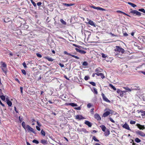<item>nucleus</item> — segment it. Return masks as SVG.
<instances>
[{
  "instance_id": "f257e3e1",
  "label": "nucleus",
  "mask_w": 145,
  "mask_h": 145,
  "mask_svg": "<svg viewBox=\"0 0 145 145\" xmlns=\"http://www.w3.org/2000/svg\"><path fill=\"white\" fill-rule=\"evenodd\" d=\"M130 10V13L132 14V15L134 16H141V14H142L136 10H133L132 9H131Z\"/></svg>"
},
{
  "instance_id": "f03ea898",
  "label": "nucleus",
  "mask_w": 145,
  "mask_h": 145,
  "mask_svg": "<svg viewBox=\"0 0 145 145\" xmlns=\"http://www.w3.org/2000/svg\"><path fill=\"white\" fill-rule=\"evenodd\" d=\"M1 66L2 67V69L5 74H6L7 71V65L4 62L1 61Z\"/></svg>"
},
{
  "instance_id": "7ed1b4c3",
  "label": "nucleus",
  "mask_w": 145,
  "mask_h": 145,
  "mask_svg": "<svg viewBox=\"0 0 145 145\" xmlns=\"http://www.w3.org/2000/svg\"><path fill=\"white\" fill-rule=\"evenodd\" d=\"M114 50L115 52L117 51L119 52H121L122 54H123L125 52V50L123 48L118 46H116V48L114 49Z\"/></svg>"
},
{
  "instance_id": "20e7f679",
  "label": "nucleus",
  "mask_w": 145,
  "mask_h": 145,
  "mask_svg": "<svg viewBox=\"0 0 145 145\" xmlns=\"http://www.w3.org/2000/svg\"><path fill=\"white\" fill-rule=\"evenodd\" d=\"M27 129V131H29L32 132L35 134L36 133V132L34 131V129L32 127H31L29 125H27L26 126V128Z\"/></svg>"
},
{
  "instance_id": "39448f33",
  "label": "nucleus",
  "mask_w": 145,
  "mask_h": 145,
  "mask_svg": "<svg viewBox=\"0 0 145 145\" xmlns=\"http://www.w3.org/2000/svg\"><path fill=\"white\" fill-rule=\"evenodd\" d=\"M112 113V111L108 109V111H106L103 114V116L105 117L108 116L110 113Z\"/></svg>"
},
{
  "instance_id": "423d86ee",
  "label": "nucleus",
  "mask_w": 145,
  "mask_h": 145,
  "mask_svg": "<svg viewBox=\"0 0 145 145\" xmlns=\"http://www.w3.org/2000/svg\"><path fill=\"white\" fill-rule=\"evenodd\" d=\"M136 133L137 134L143 137H145V134L142 131L138 130L136 132Z\"/></svg>"
},
{
  "instance_id": "0eeeda50",
  "label": "nucleus",
  "mask_w": 145,
  "mask_h": 145,
  "mask_svg": "<svg viewBox=\"0 0 145 145\" xmlns=\"http://www.w3.org/2000/svg\"><path fill=\"white\" fill-rule=\"evenodd\" d=\"M122 127L128 130L131 131V130L130 129V127H129L128 125L126 123H125L122 126Z\"/></svg>"
},
{
  "instance_id": "6e6552de",
  "label": "nucleus",
  "mask_w": 145,
  "mask_h": 145,
  "mask_svg": "<svg viewBox=\"0 0 145 145\" xmlns=\"http://www.w3.org/2000/svg\"><path fill=\"white\" fill-rule=\"evenodd\" d=\"M75 49L77 52H79L80 54H84L86 53V51L82 50L81 49H80L78 48H75Z\"/></svg>"
},
{
  "instance_id": "1a4fd4ad",
  "label": "nucleus",
  "mask_w": 145,
  "mask_h": 145,
  "mask_svg": "<svg viewBox=\"0 0 145 145\" xmlns=\"http://www.w3.org/2000/svg\"><path fill=\"white\" fill-rule=\"evenodd\" d=\"M136 126L139 128L140 129L143 130L145 129L144 126L141 125L140 124L137 123L136 124Z\"/></svg>"
},
{
  "instance_id": "9d476101",
  "label": "nucleus",
  "mask_w": 145,
  "mask_h": 145,
  "mask_svg": "<svg viewBox=\"0 0 145 145\" xmlns=\"http://www.w3.org/2000/svg\"><path fill=\"white\" fill-rule=\"evenodd\" d=\"M94 117L98 121H100L101 120V118L98 114H95L94 115Z\"/></svg>"
},
{
  "instance_id": "9b49d317",
  "label": "nucleus",
  "mask_w": 145,
  "mask_h": 145,
  "mask_svg": "<svg viewBox=\"0 0 145 145\" xmlns=\"http://www.w3.org/2000/svg\"><path fill=\"white\" fill-rule=\"evenodd\" d=\"M102 95L103 99L104 101H105L106 102H109V103H110V101L105 96V95L104 94L102 93Z\"/></svg>"
},
{
  "instance_id": "f8f14e48",
  "label": "nucleus",
  "mask_w": 145,
  "mask_h": 145,
  "mask_svg": "<svg viewBox=\"0 0 145 145\" xmlns=\"http://www.w3.org/2000/svg\"><path fill=\"white\" fill-rule=\"evenodd\" d=\"M75 119L77 120H80L82 119H84V118L81 115H77L75 116Z\"/></svg>"
},
{
  "instance_id": "ddd939ff",
  "label": "nucleus",
  "mask_w": 145,
  "mask_h": 145,
  "mask_svg": "<svg viewBox=\"0 0 145 145\" xmlns=\"http://www.w3.org/2000/svg\"><path fill=\"white\" fill-rule=\"evenodd\" d=\"M87 20L88 22V23L91 25L95 26L94 22L92 20H89L88 18H87Z\"/></svg>"
},
{
  "instance_id": "4468645a",
  "label": "nucleus",
  "mask_w": 145,
  "mask_h": 145,
  "mask_svg": "<svg viewBox=\"0 0 145 145\" xmlns=\"http://www.w3.org/2000/svg\"><path fill=\"white\" fill-rule=\"evenodd\" d=\"M6 101L7 105L9 106H11L12 105V102L10 101L8 98H6Z\"/></svg>"
},
{
  "instance_id": "2eb2a0df",
  "label": "nucleus",
  "mask_w": 145,
  "mask_h": 145,
  "mask_svg": "<svg viewBox=\"0 0 145 145\" xmlns=\"http://www.w3.org/2000/svg\"><path fill=\"white\" fill-rule=\"evenodd\" d=\"M85 123L88 125V127H91L92 126V124L91 123L88 121H86L85 122Z\"/></svg>"
},
{
  "instance_id": "dca6fc26",
  "label": "nucleus",
  "mask_w": 145,
  "mask_h": 145,
  "mask_svg": "<svg viewBox=\"0 0 145 145\" xmlns=\"http://www.w3.org/2000/svg\"><path fill=\"white\" fill-rule=\"evenodd\" d=\"M100 127L101 128L102 130L105 132L106 129V127L104 125H101L100 126Z\"/></svg>"
},
{
  "instance_id": "f3484780",
  "label": "nucleus",
  "mask_w": 145,
  "mask_h": 145,
  "mask_svg": "<svg viewBox=\"0 0 145 145\" xmlns=\"http://www.w3.org/2000/svg\"><path fill=\"white\" fill-rule=\"evenodd\" d=\"M4 21L5 23H7L10 21H11L10 18H6L4 19Z\"/></svg>"
},
{
  "instance_id": "a211bd4d",
  "label": "nucleus",
  "mask_w": 145,
  "mask_h": 145,
  "mask_svg": "<svg viewBox=\"0 0 145 145\" xmlns=\"http://www.w3.org/2000/svg\"><path fill=\"white\" fill-rule=\"evenodd\" d=\"M44 58L46 59L48 61H52L54 60V59H53L51 58H50L49 57H48V56L46 57H44Z\"/></svg>"
},
{
  "instance_id": "6ab92c4d",
  "label": "nucleus",
  "mask_w": 145,
  "mask_h": 145,
  "mask_svg": "<svg viewBox=\"0 0 145 145\" xmlns=\"http://www.w3.org/2000/svg\"><path fill=\"white\" fill-rule=\"evenodd\" d=\"M97 74V75L98 76H100L101 78H102V79H103L105 77V76H104L103 74L102 73H98Z\"/></svg>"
},
{
  "instance_id": "aec40b11",
  "label": "nucleus",
  "mask_w": 145,
  "mask_h": 145,
  "mask_svg": "<svg viewBox=\"0 0 145 145\" xmlns=\"http://www.w3.org/2000/svg\"><path fill=\"white\" fill-rule=\"evenodd\" d=\"M132 89H136V90H139L140 89V88L139 86H133L132 88Z\"/></svg>"
},
{
  "instance_id": "412c9836",
  "label": "nucleus",
  "mask_w": 145,
  "mask_h": 145,
  "mask_svg": "<svg viewBox=\"0 0 145 145\" xmlns=\"http://www.w3.org/2000/svg\"><path fill=\"white\" fill-rule=\"evenodd\" d=\"M63 5L69 7L73 5V4H67L66 3H63Z\"/></svg>"
},
{
  "instance_id": "4be33fe9",
  "label": "nucleus",
  "mask_w": 145,
  "mask_h": 145,
  "mask_svg": "<svg viewBox=\"0 0 145 145\" xmlns=\"http://www.w3.org/2000/svg\"><path fill=\"white\" fill-rule=\"evenodd\" d=\"M0 97L3 101H4L5 99V97L3 95H1L0 93Z\"/></svg>"
},
{
  "instance_id": "5701e85b",
  "label": "nucleus",
  "mask_w": 145,
  "mask_h": 145,
  "mask_svg": "<svg viewBox=\"0 0 145 145\" xmlns=\"http://www.w3.org/2000/svg\"><path fill=\"white\" fill-rule=\"evenodd\" d=\"M128 4L131 5L132 7L134 8L137 6L136 5L131 2H128Z\"/></svg>"
},
{
  "instance_id": "b1692460",
  "label": "nucleus",
  "mask_w": 145,
  "mask_h": 145,
  "mask_svg": "<svg viewBox=\"0 0 145 145\" xmlns=\"http://www.w3.org/2000/svg\"><path fill=\"white\" fill-rule=\"evenodd\" d=\"M69 105H70L72 106H77V105L76 104H75L74 103H71L69 104Z\"/></svg>"
},
{
  "instance_id": "393cba45",
  "label": "nucleus",
  "mask_w": 145,
  "mask_h": 145,
  "mask_svg": "<svg viewBox=\"0 0 145 145\" xmlns=\"http://www.w3.org/2000/svg\"><path fill=\"white\" fill-rule=\"evenodd\" d=\"M105 136H108V135H109L110 134V131H109L107 130L106 131H105Z\"/></svg>"
},
{
  "instance_id": "a878e982",
  "label": "nucleus",
  "mask_w": 145,
  "mask_h": 145,
  "mask_svg": "<svg viewBox=\"0 0 145 145\" xmlns=\"http://www.w3.org/2000/svg\"><path fill=\"white\" fill-rule=\"evenodd\" d=\"M41 142L43 144H46L47 143V140L43 139L41 140Z\"/></svg>"
},
{
  "instance_id": "bb28decb",
  "label": "nucleus",
  "mask_w": 145,
  "mask_h": 145,
  "mask_svg": "<svg viewBox=\"0 0 145 145\" xmlns=\"http://www.w3.org/2000/svg\"><path fill=\"white\" fill-rule=\"evenodd\" d=\"M125 91H121L120 93V96L121 97H123L124 95L123 93H125Z\"/></svg>"
},
{
  "instance_id": "cd10ccee",
  "label": "nucleus",
  "mask_w": 145,
  "mask_h": 145,
  "mask_svg": "<svg viewBox=\"0 0 145 145\" xmlns=\"http://www.w3.org/2000/svg\"><path fill=\"white\" fill-rule=\"evenodd\" d=\"M60 22H61L62 24L63 25H65L66 24V22L64 21V20L62 19H61L60 20Z\"/></svg>"
},
{
  "instance_id": "c85d7f7f",
  "label": "nucleus",
  "mask_w": 145,
  "mask_h": 145,
  "mask_svg": "<svg viewBox=\"0 0 145 145\" xmlns=\"http://www.w3.org/2000/svg\"><path fill=\"white\" fill-rule=\"evenodd\" d=\"M109 86L112 89H113L114 90H116V88L112 84H110Z\"/></svg>"
},
{
  "instance_id": "c756f323",
  "label": "nucleus",
  "mask_w": 145,
  "mask_h": 145,
  "mask_svg": "<svg viewBox=\"0 0 145 145\" xmlns=\"http://www.w3.org/2000/svg\"><path fill=\"white\" fill-rule=\"evenodd\" d=\"M22 126L25 129H26V127L25 126V123L23 121L22 124Z\"/></svg>"
},
{
  "instance_id": "7c9ffc66",
  "label": "nucleus",
  "mask_w": 145,
  "mask_h": 145,
  "mask_svg": "<svg viewBox=\"0 0 145 145\" xmlns=\"http://www.w3.org/2000/svg\"><path fill=\"white\" fill-rule=\"evenodd\" d=\"M139 11L143 12L144 13H145V10L143 8H142L139 9L138 10Z\"/></svg>"
},
{
  "instance_id": "2f4dec72",
  "label": "nucleus",
  "mask_w": 145,
  "mask_h": 145,
  "mask_svg": "<svg viewBox=\"0 0 145 145\" xmlns=\"http://www.w3.org/2000/svg\"><path fill=\"white\" fill-rule=\"evenodd\" d=\"M123 88L125 90H127L128 91L130 92L131 91V90L127 87H124Z\"/></svg>"
},
{
  "instance_id": "473e14b6",
  "label": "nucleus",
  "mask_w": 145,
  "mask_h": 145,
  "mask_svg": "<svg viewBox=\"0 0 145 145\" xmlns=\"http://www.w3.org/2000/svg\"><path fill=\"white\" fill-rule=\"evenodd\" d=\"M82 65L83 66H87L88 65V63L87 62L84 61L83 62Z\"/></svg>"
},
{
  "instance_id": "72a5a7b5",
  "label": "nucleus",
  "mask_w": 145,
  "mask_h": 145,
  "mask_svg": "<svg viewBox=\"0 0 145 145\" xmlns=\"http://www.w3.org/2000/svg\"><path fill=\"white\" fill-rule=\"evenodd\" d=\"M84 79L85 80L87 81L89 79V76H85Z\"/></svg>"
},
{
  "instance_id": "f704fd0d",
  "label": "nucleus",
  "mask_w": 145,
  "mask_h": 145,
  "mask_svg": "<svg viewBox=\"0 0 145 145\" xmlns=\"http://www.w3.org/2000/svg\"><path fill=\"white\" fill-rule=\"evenodd\" d=\"M70 56H72V57H74L77 59H79V57H78L77 56H75V55H72L71 54V55H70Z\"/></svg>"
},
{
  "instance_id": "c9c22d12",
  "label": "nucleus",
  "mask_w": 145,
  "mask_h": 145,
  "mask_svg": "<svg viewBox=\"0 0 145 145\" xmlns=\"http://www.w3.org/2000/svg\"><path fill=\"white\" fill-rule=\"evenodd\" d=\"M135 141L136 142H137V143H139V142H140L141 141L140 140L137 138H135Z\"/></svg>"
},
{
  "instance_id": "e433bc0d",
  "label": "nucleus",
  "mask_w": 145,
  "mask_h": 145,
  "mask_svg": "<svg viewBox=\"0 0 145 145\" xmlns=\"http://www.w3.org/2000/svg\"><path fill=\"white\" fill-rule=\"evenodd\" d=\"M41 134L44 136H45V132L43 130H42L41 131Z\"/></svg>"
},
{
  "instance_id": "4c0bfd02",
  "label": "nucleus",
  "mask_w": 145,
  "mask_h": 145,
  "mask_svg": "<svg viewBox=\"0 0 145 145\" xmlns=\"http://www.w3.org/2000/svg\"><path fill=\"white\" fill-rule=\"evenodd\" d=\"M93 138L95 141L99 142V140L97 139L95 136L93 137Z\"/></svg>"
},
{
  "instance_id": "58836bf2",
  "label": "nucleus",
  "mask_w": 145,
  "mask_h": 145,
  "mask_svg": "<svg viewBox=\"0 0 145 145\" xmlns=\"http://www.w3.org/2000/svg\"><path fill=\"white\" fill-rule=\"evenodd\" d=\"M31 121L32 123V125H35V124L34 122H35V121H36L35 120H34V119H33L31 120Z\"/></svg>"
},
{
  "instance_id": "ea45409f",
  "label": "nucleus",
  "mask_w": 145,
  "mask_h": 145,
  "mask_svg": "<svg viewBox=\"0 0 145 145\" xmlns=\"http://www.w3.org/2000/svg\"><path fill=\"white\" fill-rule=\"evenodd\" d=\"M93 90H94L93 92L95 93L96 94H97L98 93V92L97 91V89L95 88H93Z\"/></svg>"
},
{
  "instance_id": "a19ab883",
  "label": "nucleus",
  "mask_w": 145,
  "mask_h": 145,
  "mask_svg": "<svg viewBox=\"0 0 145 145\" xmlns=\"http://www.w3.org/2000/svg\"><path fill=\"white\" fill-rule=\"evenodd\" d=\"M136 123V121H135L131 120L130 121V123L131 124H135Z\"/></svg>"
},
{
  "instance_id": "79ce46f5",
  "label": "nucleus",
  "mask_w": 145,
  "mask_h": 145,
  "mask_svg": "<svg viewBox=\"0 0 145 145\" xmlns=\"http://www.w3.org/2000/svg\"><path fill=\"white\" fill-rule=\"evenodd\" d=\"M22 65H23L24 67V68H27V66L26 65L25 63V61L23 63H22Z\"/></svg>"
},
{
  "instance_id": "37998d69",
  "label": "nucleus",
  "mask_w": 145,
  "mask_h": 145,
  "mask_svg": "<svg viewBox=\"0 0 145 145\" xmlns=\"http://www.w3.org/2000/svg\"><path fill=\"white\" fill-rule=\"evenodd\" d=\"M33 142L37 144H38L39 143V142L37 140L35 139L33 140Z\"/></svg>"
},
{
  "instance_id": "c03bdc74",
  "label": "nucleus",
  "mask_w": 145,
  "mask_h": 145,
  "mask_svg": "<svg viewBox=\"0 0 145 145\" xmlns=\"http://www.w3.org/2000/svg\"><path fill=\"white\" fill-rule=\"evenodd\" d=\"M36 55L37 57H39L40 58L41 57H42L41 55L40 54H39V53H37Z\"/></svg>"
},
{
  "instance_id": "a18cd8bd",
  "label": "nucleus",
  "mask_w": 145,
  "mask_h": 145,
  "mask_svg": "<svg viewBox=\"0 0 145 145\" xmlns=\"http://www.w3.org/2000/svg\"><path fill=\"white\" fill-rule=\"evenodd\" d=\"M64 53L65 54H66L67 55L70 56L71 55V54L70 53H68L67 52L65 51L64 52Z\"/></svg>"
},
{
  "instance_id": "49530a36",
  "label": "nucleus",
  "mask_w": 145,
  "mask_h": 145,
  "mask_svg": "<svg viewBox=\"0 0 145 145\" xmlns=\"http://www.w3.org/2000/svg\"><path fill=\"white\" fill-rule=\"evenodd\" d=\"M98 10H105V9L103 8H102L98 7Z\"/></svg>"
},
{
  "instance_id": "de8ad7c7",
  "label": "nucleus",
  "mask_w": 145,
  "mask_h": 145,
  "mask_svg": "<svg viewBox=\"0 0 145 145\" xmlns=\"http://www.w3.org/2000/svg\"><path fill=\"white\" fill-rule=\"evenodd\" d=\"M22 72L23 74H24L25 75L26 74V73L25 71L24 70L22 69Z\"/></svg>"
},
{
  "instance_id": "09e8293b",
  "label": "nucleus",
  "mask_w": 145,
  "mask_h": 145,
  "mask_svg": "<svg viewBox=\"0 0 145 145\" xmlns=\"http://www.w3.org/2000/svg\"><path fill=\"white\" fill-rule=\"evenodd\" d=\"M91 7L94 9H97L98 10V7H96L94 6H92Z\"/></svg>"
},
{
  "instance_id": "8fccbe9b",
  "label": "nucleus",
  "mask_w": 145,
  "mask_h": 145,
  "mask_svg": "<svg viewBox=\"0 0 145 145\" xmlns=\"http://www.w3.org/2000/svg\"><path fill=\"white\" fill-rule=\"evenodd\" d=\"M101 55L102 57L103 58H105L107 57V56H106V55L104 53H102Z\"/></svg>"
},
{
  "instance_id": "3c124183",
  "label": "nucleus",
  "mask_w": 145,
  "mask_h": 145,
  "mask_svg": "<svg viewBox=\"0 0 145 145\" xmlns=\"http://www.w3.org/2000/svg\"><path fill=\"white\" fill-rule=\"evenodd\" d=\"M74 109L76 110H80L81 109V107H76L74 108Z\"/></svg>"
},
{
  "instance_id": "603ef678",
  "label": "nucleus",
  "mask_w": 145,
  "mask_h": 145,
  "mask_svg": "<svg viewBox=\"0 0 145 145\" xmlns=\"http://www.w3.org/2000/svg\"><path fill=\"white\" fill-rule=\"evenodd\" d=\"M58 65L61 67H63L64 66V65L63 64H62L61 63H59Z\"/></svg>"
},
{
  "instance_id": "864d4df0",
  "label": "nucleus",
  "mask_w": 145,
  "mask_h": 145,
  "mask_svg": "<svg viewBox=\"0 0 145 145\" xmlns=\"http://www.w3.org/2000/svg\"><path fill=\"white\" fill-rule=\"evenodd\" d=\"M89 83L90 84L92 85L93 86H95V84L94 82H89Z\"/></svg>"
},
{
  "instance_id": "5fc2aeb1",
  "label": "nucleus",
  "mask_w": 145,
  "mask_h": 145,
  "mask_svg": "<svg viewBox=\"0 0 145 145\" xmlns=\"http://www.w3.org/2000/svg\"><path fill=\"white\" fill-rule=\"evenodd\" d=\"M41 4H42V3L40 2H39L37 3V5L38 6H40Z\"/></svg>"
},
{
  "instance_id": "6e6d98bb",
  "label": "nucleus",
  "mask_w": 145,
  "mask_h": 145,
  "mask_svg": "<svg viewBox=\"0 0 145 145\" xmlns=\"http://www.w3.org/2000/svg\"><path fill=\"white\" fill-rule=\"evenodd\" d=\"M110 120L112 122L114 123L115 121L112 119V118H110Z\"/></svg>"
},
{
  "instance_id": "4d7b16f0",
  "label": "nucleus",
  "mask_w": 145,
  "mask_h": 145,
  "mask_svg": "<svg viewBox=\"0 0 145 145\" xmlns=\"http://www.w3.org/2000/svg\"><path fill=\"white\" fill-rule=\"evenodd\" d=\"M91 106V105L90 103H89L87 105V107L88 108H90Z\"/></svg>"
},
{
  "instance_id": "13d9d810",
  "label": "nucleus",
  "mask_w": 145,
  "mask_h": 145,
  "mask_svg": "<svg viewBox=\"0 0 145 145\" xmlns=\"http://www.w3.org/2000/svg\"><path fill=\"white\" fill-rule=\"evenodd\" d=\"M121 91L119 89H117V92L118 93L120 94Z\"/></svg>"
},
{
  "instance_id": "bf43d9fd",
  "label": "nucleus",
  "mask_w": 145,
  "mask_h": 145,
  "mask_svg": "<svg viewBox=\"0 0 145 145\" xmlns=\"http://www.w3.org/2000/svg\"><path fill=\"white\" fill-rule=\"evenodd\" d=\"M37 123L38 125L40 127L41 126V124L38 121H37Z\"/></svg>"
},
{
  "instance_id": "052dcab7",
  "label": "nucleus",
  "mask_w": 145,
  "mask_h": 145,
  "mask_svg": "<svg viewBox=\"0 0 145 145\" xmlns=\"http://www.w3.org/2000/svg\"><path fill=\"white\" fill-rule=\"evenodd\" d=\"M36 128L39 131H40V128L38 126H36Z\"/></svg>"
},
{
  "instance_id": "680f3d73",
  "label": "nucleus",
  "mask_w": 145,
  "mask_h": 145,
  "mask_svg": "<svg viewBox=\"0 0 145 145\" xmlns=\"http://www.w3.org/2000/svg\"><path fill=\"white\" fill-rule=\"evenodd\" d=\"M128 35L126 33H123V36H124L126 37L128 36Z\"/></svg>"
},
{
  "instance_id": "e2e57ef3",
  "label": "nucleus",
  "mask_w": 145,
  "mask_h": 145,
  "mask_svg": "<svg viewBox=\"0 0 145 145\" xmlns=\"http://www.w3.org/2000/svg\"><path fill=\"white\" fill-rule=\"evenodd\" d=\"M97 73H98V72H97V73H93L92 75V76L93 77H94L95 76V75H97Z\"/></svg>"
},
{
  "instance_id": "0e129e2a",
  "label": "nucleus",
  "mask_w": 145,
  "mask_h": 145,
  "mask_svg": "<svg viewBox=\"0 0 145 145\" xmlns=\"http://www.w3.org/2000/svg\"><path fill=\"white\" fill-rule=\"evenodd\" d=\"M20 90H21V92L22 93H23V87H21L20 88Z\"/></svg>"
},
{
  "instance_id": "69168bd1",
  "label": "nucleus",
  "mask_w": 145,
  "mask_h": 145,
  "mask_svg": "<svg viewBox=\"0 0 145 145\" xmlns=\"http://www.w3.org/2000/svg\"><path fill=\"white\" fill-rule=\"evenodd\" d=\"M49 17H47L46 19V21H47L48 23L50 21V20H49Z\"/></svg>"
},
{
  "instance_id": "338daca9",
  "label": "nucleus",
  "mask_w": 145,
  "mask_h": 145,
  "mask_svg": "<svg viewBox=\"0 0 145 145\" xmlns=\"http://www.w3.org/2000/svg\"><path fill=\"white\" fill-rule=\"evenodd\" d=\"M77 47L78 48V49H81V48H82V47L81 46H79V45Z\"/></svg>"
},
{
  "instance_id": "774afa93",
  "label": "nucleus",
  "mask_w": 145,
  "mask_h": 145,
  "mask_svg": "<svg viewBox=\"0 0 145 145\" xmlns=\"http://www.w3.org/2000/svg\"><path fill=\"white\" fill-rule=\"evenodd\" d=\"M32 4L35 7L36 6V4L35 2H33Z\"/></svg>"
}]
</instances>
